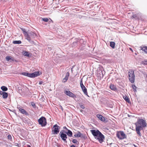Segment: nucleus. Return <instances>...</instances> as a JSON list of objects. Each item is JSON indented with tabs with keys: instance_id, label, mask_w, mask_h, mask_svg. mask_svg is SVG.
Wrapping results in <instances>:
<instances>
[{
	"instance_id": "13",
	"label": "nucleus",
	"mask_w": 147,
	"mask_h": 147,
	"mask_svg": "<svg viewBox=\"0 0 147 147\" xmlns=\"http://www.w3.org/2000/svg\"><path fill=\"white\" fill-rule=\"evenodd\" d=\"M82 90L83 92L85 94L87 95L89 97V96L88 94V92H87V89L86 88V87L84 86V85L81 86V87Z\"/></svg>"
},
{
	"instance_id": "14",
	"label": "nucleus",
	"mask_w": 147,
	"mask_h": 147,
	"mask_svg": "<svg viewBox=\"0 0 147 147\" xmlns=\"http://www.w3.org/2000/svg\"><path fill=\"white\" fill-rule=\"evenodd\" d=\"M97 117L100 120L102 121H105V118L102 115L100 114H98L96 115Z\"/></svg>"
},
{
	"instance_id": "28",
	"label": "nucleus",
	"mask_w": 147,
	"mask_h": 147,
	"mask_svg": "<svg viewBox=\"0 0 147 147\" xmlns=\"http://www.w3.org/2000/svg\"><path fill=\"white\" fill-rule=\"evenodd\" d=\"M29 33L30 35L31 38L34 37V36L35 35V34L32 32H30V33Z\"/></svg>"
},
{
	"instance_id": "19",
	"label": "nucleus",
	"mask_w": 147,
	"mask_h": 147,
	"mask_svg": "<svg viewBox=\"0 0 147 147\" xmlns=\"http://www.w3.org/2000/svg\"><path fill=\"white\" fill-rule=\"evenodd\" d=\"M8 94L7 93L4 92L2 94V97L4 99H6L8 97Z\"/></svg>"
},
{
	"instance_id": "16",
	"label": "nucleus",
	"mask_w": 147,
	"mask_h": 147,
	"mask_svg": "<svg viewBox=\"0 0 147 147\" xmlns=\"http://www.w3.org/2000/svg\"><path fill=\"white\" fill-rule=\"evenodd\" d=\"M69 76V72H67L65 78L63 79V82H66L68 80Z\"/></svg>"
},
{
	"instance_id": "18",
	"label": "nucleus",
	"mask_w": 147,
	"mask_h": 147,
	"mask_svg": "<svg viewBox=\"0 0 147 147\" xmlns=\"http://www.w3.org/2000/svg\"><path fill=\"white\" fill-rule=\"evenodd\" d=\"M23 54L25 56L29 57H30V54L27 51H23L22 52Z\"/></svg>"
},
{
	"instance_id": "30",
	"label": "nucleus",
	"mask_w": 147,
	"mask_h": 147,
	"mask_svg": "<svg viewBox=\"0 0 147 147\" xmlns=\"http://www.w3.org/2000/svg\"><path fill=\"white\" fill-rule=\"evenodd\" d=\"M42 20L45 22H47L49 20V19L47 18H42Z\"/></svg>"
},
{
	"instance_id": "7",
	"label": "nucleus",
	"mask_w": 147,
	"mask_h": 147,
	"mask_svg": "<svg viewBox=\"0 0 147 147\" xmlns=\"http://www.w3.org/2000/svg\"><path fill=\"white\" fill-rule=\"evenodd\" d=\"M59 126L56 124L53 125V129L52 131V133L53 134H57L59 131Z\"/></svg>"
},
{
	"instance_id": "43",
	"label": "nucleus",
	"mask_w": 147,
	"mask_h": 147,
	"mask_svg": "<svg viewBox=\"0 0 147 147\" xmlns=\"http://www.w3.org/2000/svg\"><path fill=\"white\" fill-rule=\"evenodd\" d=\"M28 147H31L29 145H28Z\"/></svg>"
},
{
	"instance_id": "41",
	"label": "nucleus",
	"mask_w": 147,
	"mask_h": 147,
	"mask_svg": "<svg viewBox=\"0 0 147 147\" xmlns=\"http://www.w3.org/2000/svg\"><path fill=\"white\" fill-rule=\"evenodd\" d=\"M16 146H18L19 145L18 144V143H16Z\"/></svg>"
},
{
	"instance_id": "9",
	"label": "nucleus",
	"mask_w": 147,
	"mask_h": 147,
	"mask_svg": "<svg viewBox=\"0 0 147 147\" xmlns=\"http://www.w3.org/2000/svg\"><path fill=\"white\" fill-rule=\"evenodd\" d=\"M117 136L118 138H125V135L123 131H119L117 132Z\"/></svg>"
},
{
	"instance_id": "4",
	"label": "nucleus",
	"mask_w": 147,
	"mask_h": 147,
	"mask_svg": "<svg viewBox=\"0 0 147 147\" xmlns=\"http://www.w3.org/2000/svg\"><path fill=\"white\" fill-rule=\"evenodd\" d=\"M22 74L23 75L26 76L30 78L35 77L37 76H39L40 75L38 71H36L32 74L24 72L22 73Z\"/></svg>"
},
{
	"instance_id": "37",
	"label": "nucleus",
	"mask_w": 147,
	"mask_h": 147,
	"mask_svg": "<svg viewBox=\"0 0 147 147\" xmlns=\"http://www.w3.org/2000/svg\"><path fill=\"white\" fill-rule=\"evenodd\" d=\"M42 83V82L41 81L39 83V84L40 85Z\"/></svg>"
},
{
	"instance_id": "15",
	"label": "nucleus",
	"mask_w": 147,
	"mask_h": 147,
	"mask_svg": "<svg viewBox=\"0 0 147 147\" xmlns=\"http://www.w3.org/2000/svg\"><path fill=\"white\" fill-rule=\"evenodd\" d=\"M19 111L22 113L26 115H28V113L24 109L22 108H19Z\"/></svg>"
},
{
	"instance_id": "11",
	"label": "nucleus",
	"mask_w": 147,
	"mask_h": 147,
	"mask_svg": "<svg viewBox=\"0 0 147 147\" xmlns=\"http://www.w3.org/2000/svg\"><path fill=\"white\" fill-rule=\"evenodd\" d=\"M74 136L76 137H81L82 138H85V135L84 134H81L80 132H78L75 133L74 135Z\"/></svg>"
},
{
	"instance_id": "1",
	"label": "nucleus",
	"mask_w": 147,
	"mask_h": 147,
	"mask_svg": "<svg viewBox=\"0 0 147 147\" xmlns=\"http://www.w3.org/2000/svg\"><path fill=\"white\" fill-rule=\"evenodd\" d=\"M147 124L145 121L142 119H138L136 124V130L138 134L140 136V131L142 130L144 127L146 126Z\"/></svg>"
},
{
	"instance_id": "22",
	"label": "nucleus",
	"mask_w": 147,
	"mask_h": 147,
	"mask_svg": "<svg viewBox=\"0 0 147 147\" xmlns=\"http://www.w3.org/2000/svg\"><path fill=\"white\" fill-rule=\"evenodd\" d=\"M72 142L74 144H75L76 145H78L79 144V142L77 140H76V139H73L72 140Z\"/></svg>"
},
{
	"instance_id": "25",
	"label": "nucleus",
	"mask_w": 147,
	"mask_h": 147,
	"mask_svg": "<svg viewBox=\"0 0 147 147\" xmlns=\"http://www.w3.org/2000/svg\"><path fill=\"white\" fill-rule=\"evenodd\" d=\"M12 58L10 56H7L5 58V59L6 61H9V60L12 59L13 61V59H12Z\"/></svg>"
},
{
	"instance_id": "34",
	"label": "nucleus",
	"mask_w": 147,
	"mask_h": 147,
	"mask_svg": "<svg viewBox=\"0 0 147 147\" xmlns=\"http://www.w3.org/2000/svg\"><path fill=\"white\" fill-rule=\"evenodd\" d=\"M4 92L2 91L1 90H0V95H2L3 94V93Z\"/></svg>"
},
{
	"instance_id": "29",
	"label": "nucleus",
	"mask_w": 147,
	"mask_h": 147,
	"mask_svg": "<svg viewBox=\"0 0 147 147\" xmlns=\"http://www.w3.org/2000/svg\"><path fill=\"white\" fill-rule=\"evenodd\" d=\"M96 139L98 140L99 142L100 143H102V142L104 141V139L105 138H96Z\"/></svg>"
},
{
	"instance_id": "27",
	"label": "nucleus",
	"mask_w": 147,
	"mask_h": 147,
	"mask_svg": "<svg viewBox=\"0 0 147 147\" xmlns=\"http://www.w3.org/2000/svg\"><path fill=\"white\" fill-rule=\"evenodd\" d=\"M123 97L124 100H125L127 102H129V98L127 96L125 95L123 96Z\"/></svg>"
},
{
	"instance_id": "24",
	"label": "nucleus",
	"mask_w": 147,
	"mask_h": 147,
	"mask_svg": "<svg viewBox=\"0 0 147 147\" xmlns=\"http://www.w3.org/2000/svg\"><path fill=\"white\" fill-rule=\"evenodd\" d=\"M13 43L14 44H20L22 42L21 40H15L13 41Z\"/></svg>"
},
{
	"instance_id": "35",
	"label": "nucleus",
	"mask_w": 147,
	"mask_h": 147,
	"mask_svg": "<svg viewBox=\"0 0 147 147\" xmlns=\"http://www.w3.org/2000/svg\"><path fill=\"white\" fill-rule=\"evenodd\" d=\"M8 138H11V136L10 135H9L7 136Z\"/></svg>"
},
{
	"instance_id": "8",
	"label": "nucleus",
	"mask_w": 147,
	"mask_h": 147,
	"mask_svg": "<svg viewBox=\"0 0 147 147\" xmlns=\"http://www.w3.org/2000/svg\"><path fill=\"white\" fill-rule=\"evenodd\" d=\"M64 93L67 96L73 98H76V96L73 93L69 91L66 90L65 91Z\"/></svg>"
},
{
	"instance_id": "17",
	"label": "nucleus",
	"mask_w": 147,
	"mask_h": 147,
	"mask_svg": "<svg viewBox=\"0 0 147 147\" xmlns=\"http://www.w3.org/2000/svg\"><path fill=\"white\" fill-rule=\"evenodd\" d=\"M140 50H142L143 53H147V47L145 46L141 47Z\"/></svg>"
},
{
	"instance_id": "45",
	"label": "nucleus",
	"mask_w": 147,
	"mask_h": 147,
	"mask_svg": "<svg viewBox=\"0 0 147 147\" xmlns=\"http://www.w3.org/2000/svg\"><path fill=\"white\" fill-rule=\"evenodd\" d=\"M134 145L135 147H137L136 146V145Z\"/></svg>"
},
{
	"instance_id": "47",
	"label": "nucleus",
	"mask_w": 147,
	"mask_h": 147,
	"mask_svg": "<svg viewBox=\"0 0 147 147\" xmlns=\"http://www.w3.org/2000/svg\"><path fill=\"white\" fill-rule=\"evenodd\" d=\"M120 139H123V138H119Z\"/></svg>"
},
{
	"instance_id": "46",
	"label": "nucleus",
	"mask_w": 147,
	"mask_h": 147,
	"mask_svg": "<svg viewBox=\"0 0 147 147\" xmlns=\"http://www.w3.org/2000/svg\"><path fill=\"white\" fill-rule=\"evenodd\" d=\"M51 20L52 22H53V21H52V20Z\"/></svg>"
},
{
	"instance_id": "6",
	"label": "nucleus",
	"mask_w": 147,
	"mask_h": 147,
	"mask_svg": "<svg viewBox=\"0 0 147 147\" xmlns=\"http://www.w3.org/2000/svg\"><path fill=\"white\" fill-rule=\"evenodd\" d=\"M135 77L134 71L131 70L129 71V81L132 83H133L134 82Z\"/></svg>"
},
{
	"instance_id": "38",
	"label": "nucleus",
	"mask_w": 147,
	"mask_h": 147,
	"mask_svg": "<svg viewBox=\"0 0 147 147\" xmlns=\"http://www.w3.org/2000/svg\"><path fill=\"white\" fill-rule=\"evenodd\" d=\"M60 108H61V110H63V107H62V106L61 105H60Z\"/></svg>"
},
{
	"instance_id": "5",
	"label": "nucleus",
	"mask_w": 147,
	"mask_h": 147,
	"mask_svg": "<svg viewBox=\"0 0 147 147\" xmlns=\"http://www.w3.org/2000/svg\"><path fill=\"white\" fill-rule=\"evenodd\" d=\"M39 125L42 127H44L47 124L46 119L43 117H42L38 120Z\"/></svg>"
},
{
	"instance_id": "2",
	"label": "nucleus",
	"mask_w": 147,
	"mask_h": 147,
	"mask_svg": "<svg viewBox=\"0 0 147 147\" xmlns=\"http://www.w3.org/2000/svg\"><path fill=\"white\" fill-rule=\"evenodd\" d=\"M63 130H61L59 135L61 138H67V134L68 137H71L72 136V133L71 131L68 129L66 127H63Z\"/></svg>"
},
{
	"instance_id": "32",
	"label": "nucleus",
	"mask_w": 147,
	"mask_h": 147,
	"mask_svg": "<svg viewBox=\"0 0 147 147\" xmlns=\"http://www.w3.org/2000/svg\"><path fill=\"white\" fill-rule=\"evenodd\" d=\"M80 107H81L82 109H84L85 108V107H84V105H80Z\"/></svg>"
},
{
	"instance_id": "20",
	"label": "nucleus",
	"mask_w": 147,
	"mask_h": 147,
	"mask_svg": "<svg viewBox=\"0 0 147 147\" xmlns=\"http://www.w3.org/2000/svg\"><path fill=\"white\" fill-rule=\"evenodd\" d=\"M110 89L113 90H116L115 86L113 84H111L110 86Z\"/></svg>"
},
{
	"instance_id": "39",
	"label": "nucleus",
	"mask_w": 147,
	"mask_h": 147,
	"mask_svg": "<svg viewBox=\"0 0 147 147\" xmlns=\"http://www.w3.org/2000/svg\"><path fill=\"white\" fill-rule=\"evenodd\" d=\"M70 147H76V146L75 145H72Z\"/></svg>"
},
{
	"instance_id": "10",
	"label": "nucleus",
	"mask_w": 147,
	"mask_h": 147,
	"mask_svg": "<svg viewBox=\"0 0 147 147\" xmlns=\"http://www.w3.org/2000/svg\"><path fill=\"white\" fill-rule=\"evenodd\" d=\"M23 32L25 38L28 41H30L31 40V37L29 34L25 30H23Z\"/></svg>"
},
{
	"instance_id": "36",
	"label": "nucleus",
	"mask_w": 147,
	"mask_h": 147,
	"mask_svg": "<svg viewBox=\"0 0 147 147\" xmlns=\"http://www.w3.org/2000/svg\"><path fill=\"white\" fill-rule=\"evenodd\" d=\"M62 139L64 141H65L66 142V138H62Z\"/></svg>"
},
{
	"instance_id": "42",
	"label": "nucleus",
	"mask_w": 147,
	"mask_h": 147,
	"mask_svg": "<svg viewBox=\"0 0 147 147\" xmlns=\"http://www.w3.org/2000/svg\"><path fill=\"white\" fill-rule=\"evenodd\" d=\"M146 63H145V64H147V61H146V62H145Z\"/></svg>"
},
{
	"instance_id": "26",
	"label": "nucleus",
	"mask_w": 147,
	"mask_h": 147,
	"mask_svg": "<svg viewBox=\"0 0 147 147\" xmlns=\"http://www.w3.org/2000/svg\"><path fill=\"white\" fill-rule=\"evenodd\" d=\"M131 87L134 92H135L137 91V90H136V88L137 87L134 84H132Z\"/></svg>"
},
{
	"instance_id": "21",
	"label": "nucleus",
	"mask_w": 147,
	"mask_h": 147,
	"mask_svg": "<svg viewBox=\"0 0 147 147\" xmlns=\"http://www.w3.org/2000/svg\"><path fill=\"white\" fill-rule=\"evenodd\" d=\"M115 43L114 42H111L110 43V46L113 49L115 47Z\"/></svg>"
},
{
	"instance_id": "31",
	"label": "nucleus",
	"mask_w": 147,
	"mask_h": 147,
	"mask_svg": "<svg viewBox=\"0 0 147 147\" xmlns=\"http://www.w3.org/2000/svg\"><path fill=\"white\" fill-rule=\"evenodd\" d=\"M80 87H81V86H82L84 85H83V84L82 79L81 80V81H80Z\"/></svg>"
},
{
	"instance_id": "12",
	"label": "nucleus",
	"mask_w": 147,
	"mask_h": 147,
	"mask_svg": "<svg viewBox=\"0 0 147 147\" xmlns=\"http://www.w3.org/2000/svg\"><path fill=\"white\" fill-rule=\"evenodd\" d=\"M103 75L102 73V71H99L97 74V76L98 79L100 80L103 78Z\"/></svg>"
},
{
	"instance_id": "40",
	"label": "nucleus",
	"mask_w": 147,
	"mask_h": 147,
	"mask_svg": "<svg viewBox=\"0 0 147 147\" xmlns=\"http://www.w3.org/2000/svg\"><path fill=\"white\" fill-rule=\"evenodd\" d=\"M129 49L132 52H133V50L131 48H129Z\"/></svg>"
},
{
	"instance_id": "3",
	"label": "nucleus",
	"mask_w": 147,
	"mask_h": 147,
	"mask_svg": "<svg viewBox=\"0 0 147 147\" xmlns=\"http://www.w3.org/2000/svg\"><path fill=\"white\" fill-rule=\"evenodd\" d=\"M91 131L94 136L98 138H104L103 135L98 130H92Z\"/></svg>"
},
{
	"instance_id": "44",
	"label": "nucleus",
	"mask_w": 147,
	"mask_h": 147,
	"mask_svg": "<svg viewBox=\"0 0 147 147\" xmlns=\"http://www.w3.org/2000/svg\"><path fill=\"white\" fill-rule=\"evenodd\" d=\"M135 54L136 55H137V53H135Z\"/></svg>"
},
{
	"instance_id": "33",
	"label": "nucleus",
	"mask_w": 147,
	"mask_h": 147,
	"mask_svg": "<svg viewBox=\"0 0 147 147\" xmlns=\"http://www.w3.org/2000/svg\"><path fill=\"white\" fill-rule=\"evenodd\" d=\"M31 105H32V106L33 107H35V106H36L35 105L34 102H31Z\"/></svg>"
},
{
	"instance_id": "23",
	"label": "nucleus",
	"mask_w": 147,
	"mask_h": 147,
	"mask_svg": "<svg viewBox=\"0 0 147 147\" xmlns=\"http://www.w3.org/2000/svg\"><path fill=\"white\" fill-rule=\"evenodd\" d=\"M1 89L3 91H6L8 90L7 88L4 86H1Z\"/></svg>"
}]
</instances>
